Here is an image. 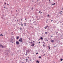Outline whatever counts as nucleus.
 I'll return each mask as SVG.
<instances>
[{"instance_id":"obj_1","label":"nucleus","mask_w":63,"mask_h":63,"mask_svg":"<svg viewBox=\"0 0 63 63\" xmlns=\"http://www.w3.org/2000/svg\"><path fill=\"white\" fill-rule=\"evenodd\" d=\"M26 52L27 53H29L30 52V51L29 50V49L27 50H26Z\"/></svg>"},{"instance_id":"obj_2","label":"nucleus","mask_w":63,"mask_h":63,"mask_svg":"<svg viewBox=\"0 0 63 63\" xmlns=\"http://www.w3.org/2000/svg\"><path fill=\"white\" fill-rule=\"evenodd\" d=\"M19 41L20 42H22V38H20L19 39Z\"/></svg>"},{"instance_id":"obj_3","label":"nucleus","mask_w":63,"mask_h":63,"mask_svg":"<svg viewBox=\"0 0 63 63\" xmlns=\"http://www.w3.org/2000/svg\"><path fill=\"white\" fill-rule=\"evenodd\" d=\"M16 45H19V42L18 41H16Z\"/></svg>"},{"instance_id":"obj_4","label":"nucleus","mask_w":63,"mask_h":63,"mask_svg":"<svg viewBox=\"0 0 63 63\" xmlns=\"http://www.w3.org/2000/svg\"><path fill=\"white\" fill-rule=\"evenodd\" d=\"M0 46H1V47H2V48H3V47H5V46H2L1 45H0Z\"/></svg>"},{"instance_id":"obj_5","label":"nucleus","mask_w":63,"mask_h":63,"mask_svg":"<svg viewBox=\"0 0 63 63\" xmlns=\"http://www.w3.org/2000/svg\"><path fill=\"white\" fill-rule=\"evenodd\" d=\"M31 46L32 47H33V46H34V43H33L32 45H31Z\"/></svg>"},{"instance_id":"obj_6","label":"nucleus","mask_w":63,"mask_h":63,"mask_svg":"<svg viewBox=\"0 0 63 63\" xmlns=\"http://www.w3.org/2000/svg\"><path fill=\"white\" fill-rule=\"evenodd\" d=\"M51 42H54V41L53 40H51Z\"/></svg>"},{"instance_id":"obj_7","label":"nucleus","mask_w":63,"mask_h":63,"mask_svg":"<svg viewBox=\"0 0 63 63\" xmlns=\"http://www.w3.org/2000/svg\"><path fill=\"white\" fill-rule=\"evenodd\" d=\"M36 63H39V61L37 60L36 61Z\"/></svg>"},{"instance_id":"obj_8","label":"nucleus","mask_w":63,"mask_h":63,"mask_svg":"<svg viewBox=\"0 0 63 63\" xmlns=\"http://www.w3.org/2000/svg\"><path fill=\"white\" fill-rule=\"evenodd\" d=\"M17 37V39H19V36H17L16 37Z\"/></svg>"},{"instance_id":"obj_9","label":"nucleus","mask_w":63,"mask_h":63,"mask_svg":"<svg viewBox=\"0 0 63 63\" xmlns=\"http://www.w3.org/2000/svg\"><path fill=\"white\" fill-rule=\"evenodd\" d=\"M47 26H46V27H45V29H46V28H47Z\"/></svg>"},{"instance_id":"obj_10","label":"nucleus","mask_w":63,"mask_h":63,"mask_svg":"<svg viewBox=\"0 0 63 63\" xmlns=\"http://www.w3.org/2000/svg\"><path fill=\"white\" fill-rule=\"evenodd\" d=\"M33 9H34V8H33V7H32L31 8V10H33Z\"/></svg>"},{"instance_id":"obj_11","label":"nucleus","mask_w":63,"mask_h":63,"mask_svg":"<svg viewBox=\"0 0 63 63\" xmlns=\"http://www.w3.org/2000/svg\"><path fill=\"white\" fill-rule=\"evenodd\" d=\"M43 37H42L40 38V39H41V40H43Z\"/></svg>"},{"instance_id":"obj_12","label":"nucleus","mask_w":63,"mask_h":63,"mask_svg":"<svg viewBox=\"0 0 63 63\" xmlns=\"http://www.w3.org/2000/svg\"><path fill=\"white\" fill-rule=\"evenodd\" d=\"M54 4H52V5H53V6H54V5H55V3H53Z\"/></svg>"},{"instance_id":"obj_13","label":"nucleus","mask_w":63,"mask_h":63,"mask_svg":"<svg viewBox=\"0 0 63 63\" xmlns=\"http://www.w3.org/2000/svg\"><path fill=\"white\" fill-rule=\"evenodd\" d=\"M24 26H26V23H24Z\"/></svg>"},{"instance_id":"obj_14","label":"nucleus","mask_w":63,"mask_h":63,"mask_svg":"<svg viewBox=\"0 0 63 63\" xmlns=\"http://www.w3.org/2000/svg\"><path fill=\"white\" fill-rule=\"evenodd\" d=\"M46 40H47V42H48V40L47 39H47H46Z\"/></svg>"},{"instance_id":"obj_15","label":"nucleus","mask_w":63,"mask_h":63,"mask_svg":"<svg viewBox=\"0 0 63 63\" xmlns=\"http://www.w3.org/2000/svg\"><path fill=\"white\" fill-rule=\"evenodd\" d=\"M13 41V39H11V42H12Z\"/></svg>"},{"instance_id":"obj_16","label":"nucleus","mask_w":63,"mask_h":63,"mask_svg":"<svg viewBox=\"0 0 63 63\" xmlns=\"http://www.w3.org/2000/svg\"><path fill=\"white\" fill-rule=\"evenodd\" d=\"M26 61H27V60H28V59H26Z\"/></svg>"},{"instance_id":"obj_17","label":"nucleus","mask_w":63,"mask_h":63,"mask_svg":"<svg viewBox=\"0 0 63 63\" xmlns=\"http://www.w3.org/2000/svg\"><path fill=\"white\" fill-rule=\"evenodd\" d=\"M42 53H44V51H42Z\"/></svg>"},{"instance_id":"obj_18","label":"nucleus","mask_w":63,"mask_h":63,"mask_svg":"<svg viewBox=\"0 0 63 63\" xmlns=\"http://www.w3.org/2000/svg\"><path fill=\"white\" fill-rule=\"evenodd\" d=\"M39 58H41V57L40 56L39 57Z\"/></svg>"},{"instance_id":"obj_19","label":"nucleus","mask_w":63,"mask_h":63,"mask_svg":"<svg viewBox=\"0 0 63 63\" xmlns=\"http://www.w3.org/2000/svg\"><path fill=\"white\" fill-rule=\"evenodd\" d=\"M61 60L62 61L63 60L62 59H61Z\"/></svg>"},{"instance_id":"obj_20","label":"nucleus","mask_w":63,"mask_h":63,"mask_svg":"<svg viewBox=\"0 0 63 63\" xmlns=\"http://www.w3.org/2000/svg\"><path fill=\"white\" fill-rule=\"evenodd\" d=\"M0 36H3V35L2 34H0Z\"/></svg>"},{"instance_id":"obj_21","label":"nucleus","mask_w":63,"mask_h":63,"mask_svg":"<svg viewBox=\"0 0 63 63\" xmlns=\"http://www.w3.org/2000/svg\"><path fill=\"white\" fill-rule=\"evenodd\" d=\"M27 54H28L27 53H26V54H25V55H26L27 56Z\"/></svg>"},{"instance_id":"obj_22","label":"nucleus","mask_w":63,"mask_h":63,"mask_svg":"<svg viewBox=\"0 0 63 63\" xmlns=\"http://www.w3.org/2000/svg\"><path fill=\"white\" fill-rule=\"evenodd\" d=\"M7 51H8V52H9V51H10V50H8Z\"/></svg>"},{"instance_id":"obj_23","label":"nucleus","mask_w":63,"mask_h":63,"mask_svg":"<svg viewBox=\"0 0 63 63\" xmlns=\"http://www.w3.org/2000/svg\"><path fill=\"white\" fill-rule=\"evenodd\" d=\"M45 34H47V32H45Z\"/></svg>"},{"instance_id":"obj_24","label":"nucleus","mask_w":63,"mask_h":63,"mask_svg":"<svg viewBox=\"0 0 63 63\" xmlns=\"http://www.w3.org/2000/svg\"><path fill=\"white\" fill-rule=\"evenodd\" d=\"M43 46L44 47H45V45H44V44H43Z\"/></svg>"},{"instance_id":"obj_25","label":"nucleus","mask_w":63,"mask_h":63,"mask_svg":"<svg viewBox=\"0 0 63 63\" xmlns=\"http://www.w3.org/2000/svg\"><path fill=\"white\" fill-rule=\"evenodd\" d=\"M49 16V15H47V17H49V16Z\"/></svg>"},{"instance_id":"obj_26","label":"nucleus","mask_w":63,"mask_h":63,"mask_svg":"<svg viewBox=\"0 0 63 63\" xmlns=\"http://www.w3.org/2000/svg\"><path fill=\"white\" fill-rule=\"evenodd\" d=\"M60 14H62V13H61V12H60Z\"/></svg>"},{"instance_id":"obj_27","label":"nucleus","mask_w":63,"mask_h":63,"mask_svg":"<svg viewBox=\"0 0 63 63\" xmlns=\"http://www.w3.org/2000/svg\"><path fill=\"white\" fill-rule=\"evenodd\" d=\"M48 48H49V47H49V46H48Z\"/></svg>"},{"instance_id":"obj_28","label":"nucleus","mask_w":63,"mask_h":63,"mask_svg":"<svg viewBox=\"0 0 63 63\" xmlns=\"http://www.w3.org/2000/svg\"><path fill=\"white\" fill-rule=\"evenodd\" d=\"M23 25L22 24L21 25V26H23Z\"/></svg>"},{"instance_id":"obj_29","label":"nucleus","mask_w":63,"mask_h":63,"mask_svg":"<svg viewBox=\"0 0 63 63\" xmlns=\"http://www.w3.org/2000/svg\"><path fill=\"white\" fill-rule=\"evenodd\" d=\"M33 43H35V41H33Z\"/></svg>"},{"instance_id":"obj_30","label":"nucleus","mask_w":63,"mask_h":63,"mask_svg":"<svg viewBox=\"0 0 63 63\" xmlns=\"http://www.w3.org/2000/svg\"><path fill=\"white\" fill-rule=\"evenodd\" d=\"M36 54H38V53H36Z\"/></svg>"},{"instance_id":"obj_31","label":"nucleus","mask_w":63,"mask_h":63,"mask_svg":"<svg viewBox=\"0 0 63 63\" xmlns=\"http://www.w3.org/2000/svg\"><path fill=\"white\" fill-rule=\"evenodd\" d=\"M29 40H31V39H30V38H29Z\"/></svg>"},{"instance_id":"obj_32","label":"nucleus","mask_w":63,"mask_h":63,"mask_svg":"<svg viewBox=\"0 0 63 63\" xmlns=\"http://www.w3.org/2000/svg\"><path fill=\"white\" fill-rule=\"evenodd\" d=\"M30 43H31V44H32V42H31Z\"/></svg>"},{"instance_id":"obj_33","label":"nucleus","mask_w":63,"mask_h":63,"mask_svg":"<svg viewBox=\"0 0 63 63\" xmlns=\"http://www.w3.org/2000/svg\"><path fill=\"white\" fill-rule=\"evenodd\" d=\"M38 43L39 44H40V42H39Z\"/></svg>"},{"instance_id":"obj_34","label":"nucleus","mask_w":63,"mask_h":63,"mask_svg":"<svg viewBox=\"0 0 63 63\" xmlns=\"http://www.w3.org/2000/svg\"><path fill=\"white\" fill-rule=\"evenodd\" d=\"M43 43L44 44H45V42H43Z\"/></svg>"},{"instance_id":"obj_35","label":"nucleus","mask_w":63,"mask_h":63,"mask_svg":"<svg viewBox=\"0 0 63 63\" xmlns=\"http://www.w3.org/2000/svg\"><path fill=\"white\" fill-rule=\"evenodd\" d=\"M50 47H49V49H50Z\"/></svg>"},{"instance_id":"obj_36","label":"nucleus","mask_w":63,"mask_h":63,"mask_svg":"<svg viewBox=\"0 0 63 63\" xmlns=\"http://www.w3.org/2000/svg\"><path fill=\"white\" fill-rule=\"evenodd\" d=\"M63 8H62V10H63Z\"/></svg>"},{"instance_id":"obj_37","label":"nucleus","mask_w":63,"mask_h":63,"mask_svg":"<svg viewBox=\"0 0 63 63\" xmlns=\"http://www.w3.org/2000/svg\"><path fill=\"white\" fill-rule=\"evenodd\" d=\"M58 33V32H57L56 33V34H57Z\"/></svg>"},{"instance_id":"obj_38","label":"nucleus","mask_w":63,"mask_h":63,"mask_svg":"<svg viewBox=\"0 0 63 63\" xmlns=\"http://www.w3.org/2000/svg\"><path fill=\"white\" fill-rule=\"evenodd\" d=\"M60 12H62V11H61Z\"/></svg>"},{"instance_id":"obj_39","label":"nucleus","mask_w":63,"mask_h":63,"mask_svg":"<svg viewBox=\"0 0 63 63\" xmlns=\"http://www.w3.org/2000/svg\"><path fill=\"white\" fill-rule=\"evenodd\" d=\"M52 21H53V20H51V22H52Z\"/></svg>"},{"instance_id":"obj_40","label":"nucleus","mask_w":63,"mask_h":63,"mask_svg":"<svg viewBox=\"0 0 63 63\" xmlns=\"http://www.w3.org/2000/svg\"><path fill=\"white\" fill-rule=\"evenodd\" d=\"M47 21H48V19H47Z\"/></svg>"},{"instance_id":"obj_41","label":"nucleus","mask_w":63,"mask_h":63,"mask_svg":"<svg viewBox=\"0 0 63 63\" xmlns=\"http://www.w3.org/2000/svg\"><path fill=\"white\" fill-rule=\"evenodd\" d=\"M45 55V54H44L43 55V56H44Z\"/></svg>"},{"instance_id":"obj_42","label":"nucleus","mask_w":63,"mask_h":63,"mask_svg":"<svg viewBox=\"0 0 63 63\" xmlns=\"http://www.w3.org/2000/svg\"><path fill=\"white\" fill-rule=\"evenodd\" d=\"M6 3H4V5H6Z\"/></svg>"},{"instance_id":"obj_43","label":"nucleus","mask_w":63,"mask_h":63,"mask_svg":"<svg viewBox=\"0 0 63 63\" xmlns=\"http://www.w3.org/2000/svg\"><path fill=\"white\" fill-rule=\"evenodd\" d=\"M49 2H50V0H49Z\"/></svg>"},{"instance_id":"obj_44","label":"nucleus","mask_w":63,"mask_h":63,"mask_svg":"<svg viewBox=\"0 0 63 63\" xmlns=\"http://www.w3.org/2000/svg\"><path fill=\"white\" fill-rule=\"evenodd\" d=\"M21 21H22V19H21Z\"/></svg>"},{"instance_id":"obj_45","label":"nucleus","mask_w":63,"mask_h":63,"mask_svg":"<svg viewBox=\"0 0 63 63\" xmlns=\"http://www.w3.org/2000/svg\"><path fill=\"white\" fill-rule=\"evenodd\" d=\"M51 37H52V36H51Z\"/></svg>"},{"instance_id":"obj_46","label":"nucleus","mask_w":63,"mask_h":63,"mask_svg":"<svg viewBox=\"0 0 63 63\" xmlns=\"http://www.w3.org/2000/svg\"><path fill=\"white\" fill-rule=\"evenodd\" d=\"M54 47H56V46H54Z\"/></svg>"},{"instance_id":"obj_47","label":"nucleus","mask_w":63,"mask_h":63,"mask_svg":"<svg viewBox=\"0 0 63 63\" xmlns=\"http://www.w3.org/2000/svg\"><path fill=\"white\" fill-rule=\"evenodd\" d=\"M20 30H21V28H20Z\"/></svg>"},{"instance_id":"obj_48","label":"nucleus","mask_w":63,"mask_h":63,"mask_svg":"<svg viewBox=\"0 0 63 63\" xmlns=\"http://www.w3.org/2000/svg\"><path fill=\"white\" fill-rule=\"evenodd\" d=\"M7 5H8V6L9 5V4H7Z\"/></svg>"},{"instance_id":"obj_49","label":"nucleus","mask_w":63,"mask_h":63,"mask_svg":"<svg viewBox=\"0 0 63 63\" xmlns=\"http://www.w3.org/2000/svg\"><path fill=\"white\" fill-rule=\"evenodd\" d=\"M31 21V20H30V21Z\"/></svg>"},{"instance_id":"obj_50","label":"nucleus","mask_w":63,"mask_h":63,"mask_svg":"<svg viewBox=\"0 0 63 63\" xmlns=\"http://www.w3.org/2000/svg\"><path fill=\"white\" fill-rule=\"evenodd\" d=\"M15 21H16V20H15Z\"/></svg>"},{"instance_id":"obj_51","label":"nucleus","mask_w":63,"mask_h":63,"mask_svg":"<svg viewBox=\"0 0 63 63\" xmlns=\"http://www.w3.org/2000/svg\"><path fill=\"white\" fill-rule=\"evenodd\" d=\"M40 11L39 12V13H40Z\"/></svg>"},{"instance_id":"obj_52","label":"nucleus","mask_w":63,"mask_h":63,"mask_svg":"<svg viewBox=\"0 0 63 63\" xmlns=\"http://www.w3.org/2000/svg\"><path fill=\"white\" fill-rule=\"evenodd\" d=\"M13 32H11V33H13Z\"/></svg>"},{"instance_id":"obj_53","label":"nucleus","mask_w":63,"mask_h":63,"mask_svg":"<svg viewBox=\"0 0 63 63\" xmlns=\"http://www.w3.org/2000/svg\"><path fill=\"white\" fill-rule=\"evenodd\" d=\"M22 63H24V62H22Z\"/></svg>"},{"instance_id":"obj_54","label":"nucleus","mask_w":63,"mask_h":63,"mask_svg":"<svg viewBox=\"0 0 63 63\" xmlns=\"http://www.w3.org/2000/svg\"><path fill=\"white\" fill-rule=\"evenodd\" d=\"M28 58H29V57H28Z\"/></svg>"},{"instance_id":"obj_55","label":"nucleus","mask_w":63,"mask_h":63,"mask_svg":"<svg viewBox=\"0 0 63 63\" xmlns=\"http://www.w3.org/2000/svg\"><path fill=\"white\" fill-rule=\"evenodd\" d=\"M32 1L33 2H34L33 1Z\"/></svg>"},{"instance_id":"obj_56","label":"nucleus","mask_w":63,"mask_h":63,"mask_svg":"<svg viewBox=\"0 0 63 63\" xmlns=\"http://www.w3.org/2000/svg\"><path fill=\"white\" fill-rule=\"evenodd\" d=\"M26 20V19H25V20Z\"/></svg>"},{"instance_id":"obj_57","label":"nucleus","mask_w":63,"mask_h":63,"mask_svg":"<svg viewBox=\"0 0 63 63\" xmlns=\"http://www.w3.org/2000/svg\"><path fill=\"white\" fill-rule=\"evenodd\" d=\"M17 21H18V19L17 20Z\"/></svg>"},{"instance_id":"obj_58","label":"nucleus","mask_w":63,"mask_h":63,"mask_svg":"<svg viewBox=\"0 0 63 63\" xmlns=\"http://www.w3.org/2000/svg\"><path fill=\"white\" fill-rule=\"evenodd\" d=\"M31 61H32L31 60H30Z\"/></svg>"},{"instance_id":"obj_59","label":"nucleus","mask_w":63,"mask_h":63,"mask_svg":"<svg viewBox=\"0 0 63 63\" xmlns=\"http://www.w3.org/2000/svg\"><path fill=\"white\" fill-rule=\"evenodd\" d=\"M60 46H61V45H60Z\"/></svg>"},{"instance_id":"obj_60","label":"nucleus","mask_w":63,"mask_h":63,"mask_svg":"<svg viewBox=\"0 0 63 63\" xmlns=\"http://www.w3.org/2000/svg\"><path fill=\"white\" fill-rule=\"evenodd\" d=\"M21 24H22V23H21Z\"/></svg>"},{"instance_id":"obj_61","label":"nucleus","mask_w":63,"mask_h":63,"mask_svg":"<svg viewBox=\"0 0 63 63\" xmlns=\"http://www.w3.org/2000/svg\"><path fill=\"white\" fill-rule=\"evenodd\" d=\"M30 22H31V21H30Z\"/></svg>"},{"instance_id":"obj_62","label":"nucleus","mask_w":63,"mask_h":63,"mask_svg":"<svg viewBox=\"0 0 63 63\" xmlns=\"http://www.w3.org/2000/svg\"><path fill=\"white\" fill-rule=\"evenodd\" d=\"M41 13H42V12L41 11Z\"/></svg>"},{"instance_id":"obj_63","label":"nucleus","mask_w":63,"mask_h":63,"mask_svg":"<svg viewBox=\"0 0 63 63\" xmlns=\"http://www.w3.org/2000/svg\"><path fill=\"white\" fill-rule=\"evenodd\" d=\"M55 22H56V21H55Z\"/></svg>"},{"instance_id":"obj_64","label":"nucleus","mask_w":63,"mask_h":63,"mask_svg":"<svg viewBox=\"0 0 63 63\" xmlns=\"http://www.w3.org/2000/svg\"><path fill=\"white\" fill-rule=\"evenodd\" d=\"M37 1H38V0H37Z\"/></svg>"}]
</instances>
